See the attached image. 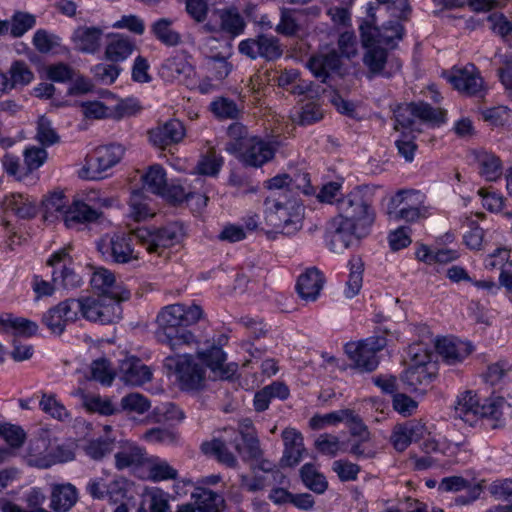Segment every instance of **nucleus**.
<instances>
[{
  "label": "nucleus",
  "instance_id": "b1692460",
  "mask_svg": "<svg viewBox=\"0 0 512 512\" xmlns=\"http://www.w3.org/2000/svg\"><path fill=\"white\" fill-rule=\"evenodd\" d=\"M426 433V427L419 421L411 420L394 426L390 441L393 447L399 451H404L412 442H417L423 438Z\"/></svg>",
  "mask_w": 512,
  "mask_h": 512
},
{
  "label": "nucleus",
  "instance_id": "603ef678",
  "mask_svg": "<svg viewBox=\"0 0 512 512\" xmlns=\"http://www.w3.org/2000/svg\"><path fill=\"white\" fill-rule=\"evenodd\" d=\"M104 99L106 102L101 101H86L80 104L82 115L87 120H101L111 118L110 115V102L108 92L105 93Z\"/></svg>",
  "mask_w": 512,
  "mask_h": 512
},
{
  "label": "nucleus",
  "instance_id": "f3484780",
  "mask_svg": "<svg viewBox=\"0 0 512 512\" xmlns=\"http://www.w3.org/2000/svg\"><path fill=\"white\" fill-rule=\"evenodd\" d=\"M92 288L99 296L109 297L111 300L121 303L130 298V291L122 282H118L114 273L106 268H99L92 274L90 280Z\"/></svg>",
  "mask_w": 512,
  "mask_h": 512
},
{
  "label": "nucleus",
  "instance_id": "49530a36",
  "mask_svg": "<svg viewBox=\"0 0 512 512\" xmlns=\"http://www.w3.org/2000/svg\"><path fill=\"white\" fill-rule=\"evenodd\" d=\"M130 215L135 221H143L154 215L150 199L141 190H134L129 200Z\"/></svg>",
  "mask_w": 512,
  "mask_h": 512
},
{
  "label": "nucleus",
  "instance_id": "8fccbe9b",
  "mask_svg": "<svg viewBox=\"0 0 512 512\" xmlns=\"http://www.w3.org/2000/svg\"><path fill=\"white\" fill-rule=\"evenodd\" d=\"M185 137V130H148L149 141L157 148L165 149Z\"/></svg>",
  "mask_w": 512,
  "mask_h": 512
},
{
  "label": "nucleus",
  "instance_id": "5fc2aeb1",
  "mask_svg": "<svg viewBox=\"0 0 512 512\" xmlns=\"http://www.w3.org/2000/svg\"><path fill=\"white\" fill-rule=\"evenodd\" d=\"M223 157L218 155L214 149H210L198 161L195 169L198 174L215 177L223 166Z\"/></svg>",
  "mask_w": 512,
  "mask_h": 512
},
{
  "label": "nucleus",
  "instance_id": "9d476101",
  "mask_svg": "<svg viewBox=\"0 0 512 512\" xmlns=\"http://www.w3.org/2000/svg\"><path fill=\"white\" fill-rule=\"evenodd\" d=\"M74 301L79 306L75 311L76 319L81 314L88 321L110 324L119 321L122 317L120 303L109 297L97 295L74 299Z\"/></svg>",
  "mask_w": 512,
  "mask_h": 512
},
{
  "label": "nucleus",
  "instance_id": "a878e982",
  "mask_svg": "<svg viewBox=\"0 0 512 512\" xmlns=\"http://www.w3.org/2000/svg\"><path fill=\"white\" fill-rule=\"evenodd\" d=\"M120 379L131 386H141L151 380L152 372L138 358H127L119 366Z\"/></svg>",
  "mask_w": 512,
  "mask_h": 512
},
{
  "label": "nucleus",
  "instance_id": "c85d7f7f",
  "mask_svg": "<svg viewBox=\"0 0 512 512\" xmlns=\"http://www.w3.org/2000/svg\"><path fill=\"white\" fill-rule=\"evenodd\" d=\"M322 273L315 267L308 268L297 281V291L300 297L306 301H315L323 287Z\"/></svg>",
  "mask_w": 512,
  "mask_h": 512
},
{
  "label": "nucleus",
  "instance_id": "37998d69",
  "mask_svg": "<svg viewBox=\"0 0 512 512\" xmlns=\"http://www.w3.org/2000/svg\"><path fill=\"white\" fill-rule=\"evenodd\" d=\"M151 32L157 40L167 46H176L181 42V35L173 28V20L160 18L151 25Z\"/></svg>",
  "mask_w": 512,
  "mask_h": 512
},
{
  "label": "nucleus",
  "instance_id": "7ed1b4c3",
  "mask_svg": "<svg viewBox=\"0 0 512 512\" xmlns=\"http://www.w3.org/2000/svg\"><path fill=\"white\" fill-rule=\"evenodd\" d=\"M42 206L45 219L60 216L67 228H76L80 224L95 221L100 216L96 209L80 200L67 207L66 197L62 192H53L46 196L42 200Z\"/></svg>",
  "mask_w": 512,
  "mask_h": 512
},
{
  "label": "nucleus",
  "instance_id": "dca6fc26",
  "mask_svg": "<svg viewBox=\"0 0 512 512\" xmlns=\"http://www.w3.org/2000/svg\"><path fill=\"white\" fill-rule=\"evenodd\" d=\"M447 82L458 92L468 95H480L485 87L480 72L473 64L455 66L444 73Z\"/></svg>",
  "mask_w": 512,
  "mask_h": 512
},
{
  "label": "nucleus",
  "instance_id": "4c0bfd02",
  "mask_svg": "<svg viewBox=\"0 0 512 512\" xmlns=\"http://www.w3.org/2000/svg\"><path fill=\"white\" fill-rule=\"evenodd\" d=\"M228 341V337L221 334L217 339H213L212 345L205 349L198 350V356L213 371H222L225 364L226 355L222 350V346Z\"/></svg>",
  "mask_w": 512,
  "mask_h": 512
},
{
  "label": "nucleus",
  "instance_id": "338daca9",
  "mask_svg": "<svg viewBox=\"0 0 512 512\" xmlns=\"http://www.w3.org/2000/svg\"><path fill=\"white\" fill-rule=\"evenodd\" d=\"M244 446L235 444V449L243 458H258L261 454L259 440L255 431L243 432L241 435Z\"/></svg>",
  "mask_w": 512,
  "mask_h": 512
},
{
  "label": "nucleus",
  "instance_id": "cd10ccee",
  "mask_svg": "<svg viewBox=\"0 0 512 512\" xmlns=\"http://www.w3.org/2000/svg\"><path fill=\"white\" fill-rule=\"evenodd\" d=\"M439 489L444 492H458L467 490V495H461L456 502L465 505L479 498L482 488L480 485H471L470 482L460 476L445 477L439 484Z\"/></svg>",
  "mask_w": 512,
  "mask_h": 512
},
{
  "label": "nucleus",
  "instance_id": "5701e85b",
  "mask_svg": "<svg viewBox=\"0 0 512 512\" xmlns=\"http://www.w3.org/2000/svg\"><path fill=\"white\" fill-rule=\"evenodd\" d=\"M114 460L115 467L119 471L136 469L145 466L148 460V454L145 448L135 442L123 441L114 454Z\"/></svg>",
  "mask_w": 512,
  "mask_h": 512
},
{
  "label": "nucleus",
  "instance_id": "de8ad7c7",
  "mask_svg": "<svg viewBox=\"0 0 512 512\" xmlns=\"http://www.w3.org/2000/svg\"><path fill=\"white\" fill-rule=\"evenodd\" d=\"M300 475L305 486L313 492L322 494L326 491L328 482L313 464H305L300 470Z\"/></svg>",
  "mask_w": 512,
  "mask_h": 512
},
{
  "label": "nucleus",
  "instance_id": "a19ab883",
  "mask_svg": "<svg viewBox=\"0 0 512 512\" xmlns=\"http://www.w3.org/2000/svg\"><path fill=\"white\" fill-rule=\"evenodd\" d=\"M144 467L148 471V479L153 482L176 480L178 478L177 469L172 467L166 460L157 456H148Z\"/></svg>",
  "mask_w": 512,
  "mask_h": 512
},
{
  "label": "nucleus",
  "instance_id": "1a4fd4ad",
  "mask_svg": "<svg viewBox=\"0 0 512 512\" xmlns=\"http://www.w3.org/2000/svg\"><path fill=\"white\" fill-rule=\"evenodd\" d=\"M266 222L276 233L292 235L301 228L303 208L296 203L285 204L278 200L267 198Z\"/></svg>",
  "mask_w": 512,
  "mask_h": 512
},
{
  "label": "nucleus",
  "instance_id": "c756f323",
  "mask_svg": "<svg viewBox=\"0 0 512 512\" xmlns=\"http://www.w3.org/2000/svg\"><path fill=\"white\" fill-rule=\"evenodd\" d=\"M436 349L443 359L452 365L463 361L472 352V346L469 343L448 338L438 340Z\"/></svg>",
  "mask_w": 512,
  "mask_h": 512
},
{
  "label": "nucleus",
  "instance_id": "f257e3e1",
  "mask_svg": "<svg viewBox=\"0 0 512 512\" xmlns=\"http://www.w3.org/2000/svg\"><path fill=\"white\" fill-rule=\"evenodd\" d=\"M203 316L202 308L197 304L181 303L165 306L157 315L158 328L156 338L159 343L168 346L174 352L197 343L195 335L188 326L197 323Z\"/></svg>",
  "mask_w": 512,
  "mask_h": 512
},
{
  "label": "nucleus",
  "instance_id": "9b49d317",
  "mask_svg": "<svg viewBox=\"0 0 512 512\" xmlns=\"http://www.w3.org/2000/svg\"><path fill=\"white\" fill-rule=\"evenodd\" d=\"M368 232V228L352 222V220L336 217L330 224L326 240L331 251L341 253L346 249L357 247Z\"/></svg>",
  "mask_w": 512,
  "mask_h": 512
},
{
  "label": "nucleus",
  "instance_id": "39448f33",
  "mask_svg": "<svg viewBox=\"0 0 512 512\" xmlns=\"http://www.w3.org/2000/svg\"><path fill=\"white\" fill-rule=\"evenodd\" d=\"M372 201V192L368 187H357L337 199L338 217L352 220V222L369 229L375 216Z\"/></svg>",
  "mask_w": 512,
  "mask_h": 512
},
{
  "label": "nucleus",
  "instance_id": "09e8293b",
  "mask_svg": "<svg viewBox=\"0 0 512 512\" xmlns=\"http://www.w3.org/2000/svg\"><path fill=\"white\" fill-rule=\"evenodd\" d=\"M202 451L205 454L214 456L219 462L234 467L237 463L235 456L228 450L225 443L220 439H213L202 444Z\"/></svg>",
  "mask_w": 512,
  "mask_h": 512
},
{
  "label": "nucleus",
  "instance_id": "6ab92c4d",
  "mask_svg": "<svg viewBox=\"0 0 512 512\" xmlns=\"http://www.w3.org/2000/svg\"><path fill=\"white\" fill-rule=\"evenodd\" d=\"M41 145L30 146L24 150V163L28 171L38 169L47 159L45 147L51 146L59 142L60 137L55 130H35L33 136Z\"/></svg>",
  "mask_w": 512,
  "mask_h": 512
},
{
  "label": "nucleus",
  "instance_id": "473e14b6",
  "mask_svg": "<svg viewBox=\"0 0 512 512\" xmlns=\"http://www.w3.org/2000/svg\"><path fill=\"white\" fill-rule=\"evenodd\" d=\"M134 42L122 34H110L105 48V57L111 62L126 60L134 51Z\"/></svg>",
  "mask_w": 512,
  "mask_h": 512
},
{
  "label": "nucleus",
  "instance_id": "79ce46f5",
  "mask_svg": "<svg viewBox=\"0 0 512 512\" xmlns=\"http://www.w3.org/2000/svg\"><path fill=\"white\" fill-rule=\"evenodd\" d=\"M171 203H182L188 201L194 197H197L200 204L203 206L207 205L208 197L202 194L192 192L189 188L184 187L178 182L166 183L163 193L160 195Z\"/></svg>",
  "mask_w": 512,
  "mask_h": 512
},
{
  "label": "nucleus",
  "instance_id": "3c124183",
  "mask_svg": "<svg viewBox=\"0 0 512 512\" xmlns=\"http://www.w3.org/2000/svg\"><path fill=\"white\" fill-rule=\"evenodd\" d=\"M349 266H350V273H349L348 280L346 282V289H345L344 293L347 298H353L354 296H356L359 293V291L362 287V281H363L362 274H363L364 268H363V263H362L361 259L357 258V257H353L349 261Z\"/></svg>",
  "mask_w": 512,
  "mask_h": 512
},
{
  "label": "nucleus",
  "instance_id": "e2e57ef3",
  "mask_svg": "<svg viewBox=\"0 0 512 512\" xmlns=\"http://www.w3.org/2000/svg\"><path fill=\"white\" fill-rule=\"evenodd\" d=\"M114 441L108 438H98L88 441L83 450L93 460H101L112 453Z\"/></svg>",
  "mask_w": 512,
  "mask_h": 512
},
{
  "label": "nucleus",
  "instance_id": "2f4dec72",
  "mask_svg": "<svg viewBox=\"0 0 512 512\" xmlns=\"http://www.w3.org/2000/svg\"><path fill=\"white\" fill-rule=\"evenodd\" d=\"M78 500V492L70 483L53 484L51 487L50 507L55 512H67Z\"/></svg>",
  "mask_w": 512,
  "mask_h": 512
},
{
  "label": "nucleus",
  "instance_id": "393cba45",
  "mask_svg": "<svg viewBox=\"0 0 512 512\" xmlns=\"http://www.w3.org/2000/svg\"><path fill=\"white\" fill-rule=\"evenodd\" d=\"M214 15L219 19L220 24L214 25L211 22L205 24L203 29L207 32L224 31L229 33L232 37L238 36L243 33L245 22L240 13L234 9H219L216 10Z\"/></svg>",
  "mask_w": 512,
  "mask_h": 512
},
{
  "label": "nucleus",
  "instance_id": "72a5a7b5",
  "mask_svg": "<svg viewBox=\"0 0 512 512\" xmlns=\"http://www.w3.org/2000/svg\"><path fill=\"white\" fill-rule=\"evenodd\" d=\"M102 30L97 27H79L73 33L76 48L84 53L93 54L101 45Z\"/></svg>",
  "mask_w": 512,
  "mask_h": 512
},
{
  "label": "nucleus",
  "instance_id": "ea45409f",
  "mask_svg": "<svg viewBox=\"0 0 512 512\" xmlns=\"http://www.w3.org/2000/svg\"><path fill=\"white\" fill-rule=\"evenodd\" d=\"M192 498L198 512H221L224 507L222 495L205 487H196Z\"/></svg>",
  "mask_w": 512,
  "mask_h": 512
},
{
  "label": "nucleus",
  "instance_id": "a211bd4d",
  "mask_svg": "<svg viewBox=\"0 0 512 512\" xmlns=\"http://www.w3.org/2000/svg\"><path fill=\"white\" fill-rule=\"evenodd\" d=\"M47 263L53 267L52 280L54 285L67 289L81 285V277L72 267L73 262L65 250L55 252Z\"/></svg>",
  "mask_w": 512,
  "mask_h": 512
},
{
  "label": "nucleus",
  "instance_id": "6e6552de",
  "mask_svg": "<svg viewBox=\"0 0 512 512\" xmlns=\"http://www.w3.org/2000/svg\"><path fill=\"white\" fill-rule=\"evenodd\" d=\"M425 195L414 189L399 190L391 199L388 214L395 220L413 223L428 216Z\"/></svg>",
  "mask_w": 512,
  "mask_h": 512
},
{
  "label": "nucleus",
  "instance_id": "2eb2a0df",
  "mask_svg": "<svg viewBox=\"0 0 512 512\" xmlns=\"http://www.w3.org/2000/svg\"><path fill=\"white\" fill-rule=\"evenodd\" d=\"M396 124L394 128H408L416 124V119L441 125L445 123L446 114L441 109L432 108L429 104H406L399 106L395 112Z\"/></svg>",
  "mask_w": 512,
  "mask_h": 512
},
{
  "label": "nucleus",
  "instance_id": "7c9ffc66",
  "mask_svg": "<svg viewBox=\"0 0 512 512\" xmlns=\"http://www.w3.org/2000/svg\"><path fill=\"white\" fill-rule=\"evenodd\" d=\"M282 439L285 447L282 461L287 466H295L300 462L304 451L302 434L294 428H286L282 432Z\"/></svg>",
  "mask_w": 512,
  "mask_h": 512
},
{
  "label": "nucleus",
  "instance_id": "774afa93",
  "mask_svg": "<svg viewBox=\"0 0 512 512\" xmlns=\"http://www.w3.org/2000/svg\"><path fill=\"white\" fill-rule=\"evenodd\" d=\"M91 374L94 380L102 385L109 386L115 378L114 369L106 359H97L91 365Z\"/></svg>",
  "mask_w": 512,
  "mask_h": 512
},
{
  "label": "nucleus",
  "instance_id": "a18cd8bd",
  "mask_svg": "<svg viewBox=\"0 0 512 512\" xmlns=\"http://www.w3.org/2000/svg\"><path fill=\"white\" fill-rule=\"evenodd\" d=\"M143 187L156 195H161L167 183L166 172L159 164L150 166L141 177Z\"/></svg>",
  "mask_w": 512,
  "mask_h": 512
},
{
  "label": "nucleus",
  "instance_id": "f03ea898",
  "mask_svg": "<svg viewBox=\"0 0 512 512\" xmlns=\"http://www.w3.org/2000/svg\"><path fill=\"white\" fill-rule=\"evenodd\" d=\"M231 140L226 150L235 154L243 163L252 167H261L274 158L276 151L288 139L282 134H270L265 138L258 136H242L241 130H230Z\"/></svg>",
  "mask_w": 512,
  "mask_h": 512
},
{
  "label": "nucleus",
  "instance_id": "e433bc0d",
  "mask_svg": "<svg viewBox=\"0 0 512 512\" xmlns=\"http://www.w3.org/2000/svg\"><path fill=\"white\" fill-rule=\"evenodd\" d=\"M339 57L335 51H331L327 54H319L313 56L307 63V67L312 74L325 82L330 76L331 72H334L339 67Z\"/></svg>",
  "mask_w": 512,
  "mask_h": 512
},
{
  "label": "nucleus",
  "instance_id": "bb28decb",
  "mask_svg": "<svg viewBox=\"0 0 512 512\" xmlns=\"http://www.w3.org/2000/svg\"><path fill=\"white\" fill-rule=\"evenodd\" d=\"M3 208L21 219H32L37 215V199L25 193H11L3 202Z\"/></svg>",
  "mask_w": 512,
  "mask_h": 512
},
{
  "label": "nucleus",
  "instance_id": "6e6d98bb",
  "mask_svg": "<svg viewBox=\"0 0 512 512\" xmlns=\"http://www.w3.org/2000/svg\"><path fill=\"white\" fill-rule=\"evenodd\" d=\"M39 405L45 413L58 421L65 422L71 419L66 407L56 399L54 394L44 393Z\"/></svg>",
  "mask_w": 512,
  "mask_h": 512
},
{
  "label": "nucleus",
  "instance_id": "864d4df0",
  "mask_svg": "<svg viewBox=\"0 0 512 512\" xmlns=\"http://www.w3.org/2000/svg\"><path fill=\"white\" fill-rule=\"evenodd\" d=\"M73 395L79 396L84 407L89 411L98 412L103 415L114 413L113 405L108 399H103L98 395L86 394L82 389H77Z\"/></svg>",
  "mask_w": 512,
  "mask_h": 512
},
{
  "label": "nucleus",
  "instance_id": "f704fd0d",
  "mask_svg": "<svg viewBox=\"0 0 512 512\" xmlns=\"http://www.w3.org/2000/svg\"><path fill=\"white\" fill-rule=\"evenodd\" d=\"M289 388L282 382H273L257 391L254 396L253 405L257 412L268 409L272 399L285 400L289 397Z\"/></svg>",
  "mask_w": 512,
  "mask_h": 512
},
{
  "label": "nucleus",
  "instance_id": "4be33fe9",
  "mask_svg": "<svg viewBox=\"0 0 512 512\" xmlns=\"http://www.w3.org/2000/svg\"><path fill=\"white\" fill-rule=\"evenodd\" d=\"M194 70L192 65L188 62L187 58L183 54H177L168 58L160 68L161 77L169 82H179L192 87Z\"/></svg>",
  "mask_w": 512,
  "mask_h": 512
},
{
  "label": "nucleus",
  "instance_id": "58836bf2",
  "mask_svg": "<svg viewBox=\"0 0 512 512\" xmlns=\"http://www.w3.org/2000/svg\"><path fill=\"white\" fill-rule=\"evenodd\" d=\"M455 417L473 425L479 419V400L472 391L462 393L455 405Z\"/></svg>",
  "mask_w": 512,
  "mask_h": 512
},
{
  "label": "nucleus",
  "instance_id": "052dcab7",
  "mask_svg": "<svg viewBox=\"0 0 512 512\" xmlns=\"http://www.w3.org/2000/svg\"><path fill=\"white\" fill-rule=\"evenodd\" d=\"M481 116L490 126H512V110L505 106L483 110Z\"/></svg>",
  "mask_w": 512,
  "mask_h": 512
},
{
  "label": "nucleus",
  "instance_id": "13d9d810",
  "mask_svg": "<svg viewBox=\"0 0 512 512\" xmlns=\"http://www.w3.org/2000/svg\"><path fill=\"white\" fill-rule=\"evenodd\" d=\"M11 87L26 86L34 80V73L29 65L22 61L12 63L8 71Z\"/></svg>",
  "mask_w": 512,
  "mask_h": 512
},
{
  "label": "nucleus",
  "instance_id": "c9c22d12",
  "mask_svg": "<svg viewBox=\"0 0 512 512\" xmlns=\"http://www.w3.org/2000/svg\"><path fill=\"white\" fill-rule=\"evenodd\" d=\"M474 158L478 164L479 174L487 181H496L503 172L502 162L493 153L481 150L474 151Z\"/></svg>",
  "mask_w": 512,
  "mask_h": 512
},
{
  "label": "nucleus",
  "instance_id": "ddd939ff",
  "mask_svg": "<svg viewBox=\"0 0 512 512\" xmlns=\"http://www.w3.org/2000/svg\"><path fill=\"white\" fill-rule=\"evenodd\" d=\"M164 367L175 374L182 390H198L204 383L205 369L191 355L168 356Z\"/></svg>",
  "mask_w": 512,
  "mask_h": 512
},
{
  "label": "nucleus",
  "instance_id": "f8f14e48",
  "mask_svg": "<svg viewBox=\"0 0 512 512\" xmlns=\"http://www.w3.org/2000/svg\"><path fill=\"white\" fill-rule=\"evenodd\" d=\"M182 237L183 227L177 222L169 223L154 230L144 228L136 230V241L139 245L143 246L148 253L159 256L167 248L178 244Z\"/></svg>",
  "mask_w": 512,
  "mask_h": 512
},
{
  "label": "nucleus",
  "instance_id": "412c9836",
  "mask_svg": "<svg viewBox=\"0 0 512 512\" xmlns=\"http://www.w3.org/2000/svg\"><path fill=\"white\" fill-rule=\"evenodd\" d=\"M363 45L383 44L389 46L394 40H400L403 36V27L396 21H389L382 28L371 24L361 25Z\"/></svg>",
  "mask_w": 512,
  "mask_h": 512
},
{
  "label": "nucleus",
  "instance_id": "c03bdc74",
  "mask_svg": "<svg viewBox=\"0 0 512 512\" xmlns=\"http://www.w3.org/2000/svg\"><path fill=\"white\" fill-rule=\"evenodd\" d=\"M108 98L110 102V115L113 119L129 117L141 110V105L136 98L117 99L110 92H108Z\"/></svg>",
  "mask_w": 512,
  "mask_h": 512
},
{
  "label": "nucleus",
  "instance_id": "423d86ee",
  "mask_svg": "<svg viewBox=\"0 0 512 512\" xmlns=\"http://www.w3.org/2000/svg\"><path fill=\"white\" fill-rule=\"evenodd\" d=\"M125 148L121 144L111 143L101 145L89 152L79 177L86 180H99L105 176V172L117 165L122 159Z\"/></svg>",
  "mask_w": 512,
  "mask_h": 512
},
{
  "label": "nucleus",
  "instance_id": "4d7b16f0",
  "mask_svg": "<svg viewBox=\"0 0 512 512\" xmlns=\"http://www.w3.org/2000/svg\"><path fill=\"white\" fill-rule=\"evenodd\" d=\"M298 12L288 8L280 9V21L275 27V31L285 36H294L301 30V25L297 18Z\"/></svg>",
  "mask_w": 512,
  "mask_h": 512
},
{
  "label": "nucleus",
  "instance_id": "69168bd1",
  "mask_svg": "<svg viewBox=\"0 0 512 512\" xmlns=\"http://www.w3.org/2000/svg\"><path fill=\"white\" fill-rule=\"evenodd\" d=\"M6 23L8 24L7 32L10 31L14 37H21L35 26L36 20L32 14L17 12L13 15L11 22Z\"/></svg>",
  "mask_w": 512,
  "mask_h": 512
},
{
  "label": "nucleus",
  "instance_id": "680f3d73",
  "mask_svg": "<svg viewBox=\"0 0 512 512\" xmlns=\"http://www.w3.org/2000/svg\"><path fill=\"white\" fill-rule=\"evenodd\" d=\"M210 109L219 119H235L241 112L233 100L225 97H219L211 102Z\"/></svg>",
  "mask_w": 512,
  "mask_h": 512
},
{
  "label": "nucleus",
  "instance_id": "20e7f679",
  "mask_svg": "<svg viewBox=\"0 0 512 512\" xmlns=\"http://www.w3.org/2000/svg\"><path fill=\"white\" fill-rule=\"evenodd\" d=\"M411 364L401 376V381L409 391H424L436 375V364L432 355L421 345L409 348Z\"/></svg>",
  "mask_w": 512,
  "mask_h": 512
},
{
  "label": "nucleus",
  "instance_id": "aec40b11",
  "mask_svg": "<svg viewBox=\"0 0 512 512\" xmlns=\"http://www.w3.org/2000/svg\"><path fill=\"white\" fill-rule=\"evenodd\" d=\"M78 307L74 299L62 301L43 315L42 322L52 333L60 335L68 322L76 320L75 311Z\"/></svg>",
  "mask_w": 512,
  "mask_h": 512
},
{
  "label": "nucleus",
  "instance_id": "0e129e2a",
  "mask_svg": "<svg viewBox=\"0 0 512 512\" xmlns=\"http://www.w3.org/2000/svg\"><path fill=\"white\" fill-rule=\"evenodd\" d=\"M367 52L364 57L365 64L372 72H379L384 67L387 59V52L383 44L364 45Z\"/></svg>",
  "mask_w": 512,
  "mask_h": 512
},
{
  "label": "nucleus",
  "instance_id": "4468645a",
  "mask_svg": "<svg viewBox=\"0 0 512 512\" xmlns=\"http://www.w3.org/2000/svg\"><path fill=\"white\" fill-rule=\"evenodd\" d=\"M386 345L385 337L371 336L359 342L347 343L345 345V352L358 369L371 372L379 364L377 352L381 351Z\"/></svg>",
  "mask_w": 512,
  "mask_h": 512
},
{
  "label": "nucleus",
  "instance_id": "0eeeda50",
  "mask_svg": "<svg viewBox=\"0 0 512 512\" xmlns=\"http://www.w3.org/2000/svg\"><path fill=\"white\" fill-rule=\"evenodd\" d=\"M136 231L127 233H108L96 243L97 250L106 261L116 264H127L139 259V252L135 250Z\"/></svg>",
  "mask_w": 512,
  "mask_h": 512
},
{
  "label": "nucleus",
  "instance_id": "bf43d9fd",
  "mask_svg": "<svg viewBox=\"0 0 512 512\" xmlns=\"http://www.w3.org/2000/svg\"><path fill=\"white\" fill-rule=\"evenodd\" d=\"M75 454L68 445H58L48 453V458L34 461L38 468H49L56 463H64L73 460Z\"/></svg>",
  "mask_w": 512,
  "mask_h": 512
}]
</instances>
